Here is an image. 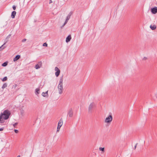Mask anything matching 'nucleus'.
<instances>
[{"label": "nucleus", "instance_id": "1", "mask_svg": "<svg viewBox=\"0 0 157 157\" xmlns=\"http://www.w3.org/2000/svg\"><path fill=\"white\" fill-rule=\"evenodd\" d=\"M10 114V112L8 110H5L3 113L0 114V123H3L4 122V120H7L9 117Z\"/></svg>", "mask_w": 157, "mask_h": 157}, {"label": "nucleus", "instance_id": "2", "mask_svg": "<svg viewBox=\"0 0 157 157\" xmlns=\"http://www.w3.org/2000/svg\"><path fill=\"white\" fill-rule=\"evenodd\" d=\"M113 120V116L111 113H110L109 115L105 118L104 121L105 123L107 124H110Z\"/></svg>", "mask_w": 157, "mask_h": 157}, {"label": "nucleus", "instance_id": "3", "mask_svg": "<svg viewBox=\"0 0 157 157\" xmlns=\"http://www.w3.org/2000/svg\"><path fill=\"white\" fill-rule=\"evenodd\" d=\"M96 105L95 103L94 102H91L89 105L88 107V111L89 112L91 113L93 109L96 107Z\"/></svg>", "mask_w": 157, "mask_h": 157}, {"label": "nucleus", "instance_id": "4", "mask_svg": "<svg viewBox=\"0 0 157 157\" xmlns=\"http://www.w3.org/2000/svg\"><path fill=\"white\" fill-rule=\"evenodd\" d=\"M58 90L59 93V94H62L63 91V85H58Z\"/></svg>", "mask_w": 157, "mask_h": 157}, {"label": "nucleus", "instance_id": "5", "mask_svg": "<svg viewBox=\"0 0 157 157\" xmlns=\"http://www.w3.org/2000/svg\"><path fill=\"white\" fill-rule=\"evenodd\" d=\"M67 115L69 117H71L73 116V111L72 109L71 108H70L68 110Z\"/></svg>", "mask_w": 157, "mask_h": 157}, {"label": "nucleus", "instance_id": "6", "mask_svg": "<svg viewBox=\"0 0 157 157\" xmlns=\"http://www.w3.org/2000/svg\"><path fill=\"white\" fill-rule=\"evenodd\" d=\"M73 12H70L69 13L68 15L67 16V17L65 21L64 22V24H66L67 22L70 19L71 16Z\"/></svg>", "mask_w": 157, "mask_h": 157}, {"label": "nucleus", "instance_id": "7", "mask_svg": "<svg viewBox=\"0 0 157 157\" xmlns=\"http://www.w3.org/2000/svg\"><path fill=\"white\" fill-rule=\"evenodd\" d=\"M55 71H56V72L55 73L56 76V77H58L60 74V70L57 67H55Z\"/></svg>", "mask_w": 157, "mask_h": 157}, {"label": "nucleus", "instance_id": "8", "mask_svg": "<svg viewBox=\"0 0 157 157\" xmlns=\"http://www.w3.org/2000/svg\"><path fill=\"white\" fill-rule=\"evenodd\" d=\"M151 10L153 14H155L157 13V7L155 6L154 7L151 8Z\"/></svg>", "mask_w": 157, "mask_h": 157}, {"label": "nucleus", "instance_id": "9", "mask_svg": "<svg viewBox=\"0 0 157 157\" xmlns=\"http://www.w3.org/2000/svg\"><path fill=\"white\" fill-rule=\"evenodd\" d=\"M42 65V63L41 62H39L38 64H36V66L35 68L36 69H37L40 68Z\"/></svg>", "mask_w": 157, "mask_h": 157}, {"label": "nucleus", "instance_id": "10", "mask_svg": "<svg viewBox=\"0 0 157 157\" xmlns=\"http://www.w3.org/2000/svg\"><path fill=\"white\" fill-rule=\"evenodd\" d=\"M63 121L62 119H60L58 123V126L61 127L63 125Z\"/></svg>", "mask_w": 157, "mask_h": 157}, {"label": "nucleus", "instance_id": "11", "mask_svg": "<svg viewBox=\"0 0 157 157\" xmlns=\"http://www.w3.org/2000/svg\"><path fill=\"white\" fill-rule=\"evenodd\" d=\"M71 39V35H68L67 37L66 38V42L67 43L69 42Z\"/></svg>", "mask_w": 157, "mask_h": 157}, {"label": "nucleus", "instance_id": "12", "mask_svg": "<svg viewBox=\"0 0 157 157\" xmlns=\"http://www.w3.org/2000/svg\"><path fill=\"white\" fill-rule=\"evenodd\" d=\"M20 57V56L19 55H18L16 56L13 59V61L14 62H15L17 60H18V59H19V58Z\"/></svg>", "mask_w": 157, "mask_h": 157}, {"label": "nucleus", "instance_id": "13", "mask_svg": "<svg viewBox=\"0 0 157 157\" xmlns=\"http://www.w3.org/2000/svg\"><path fill=\"white\" fill-rule=\"evenodd\" d=\"M16 12L15 11H13L12 12L11 17L12 18H14L16 15Z\"/></svg>", "mask_w": 157, "mask_h": 157}, {"label": "nucleus", "instance_id": "14", "mask_svg": "<svg viewBox=\"0 0 157 157\" xmlns=\"http://www.w3.org/2000/svg\"><path fill=\"white\" fill-rule=\"evenodd\" d=\"M63 76H62V77H61L59 79V85H63Z\"/></svg>", "mask_w": 157, "mask_h": 157}, {"label": "nucleus", "instance_id": "15", "mask_svg": "<svg viewBox=\"0 0 157 157\" xmlns=\"http://www.w3.org/2000/svg\"><path fill=\"white\" fill-rule=\"evenodd\" d=\"M156 26L155 25H151L150 26V28L152 30H154L156 28Z\"/></svg>", "mask_w": 157, "mask_h": 157}, {"label": "nucleus", "instance_id": "16", "mask_svg": "<svg viewBox=\"0 0 157 157\" xmlns=\"http://www.w3.org/2000/svg\"><path fill=\"white\" fill-rule=\"evenodd\" d=\"M40 89L39 88H37L35 90V94L38 95L40 93Z\"/></svg>", "mask_w": 157, "mask_h": 157}, {"label": "nucleus", "instance_id": "17", "mask_svg": "<svg viewBox=\"0 0 157 157\" xmlns=\"http://www.w3.org/2000/svg\"><path fill=\"white\" fill-rule=\"evenodd\" d=\"M48 91H47L45 92H43L42 94V96L44 97L47 96L48 95Z\"/></svg>", "mask_w": 157, "mask_h": 157}, {"label": "nucleus", "instance_id": "18", "mask_svg": "<svg viewBox=\"0 0 157 157\" xmlns=\"http://www.w3.org/2000/svg\"><path fill=\"white\" fill-rule=\"evenodd\" d=\"M8 63V62L6 61L4 63H2V65L3 67H6Z\"/></svg>", "mask_w": 157, "mask_h": 157}, {"label": "nucleus", "instance_id": "19", "mask_svg": "<svg viewBox=\"0 0 157 157\" xmlns=\"http://www.w3.org/2000/svg\"><path fill=\"white\" fill-rule=\"evenodd\" d=\"M5 44V43H4L3 45H2V46H1L0 47V51H1L3 49H4L6 47L5 46H4V45Z\"/></svg>", "mask_w": 157, "mask_h": 157}, {"label": "nucleus", "instance_id": "20", "mask_svg": "<svg viewBox=\"0 0 157 157\" xmlns=\"http://www.w3.org/2000/svg\"><path fill=\"white\" fill-rule=\"evenodd\" d=\"M7 84L6 83H5L3 84V85L2 87V89H4V88L6 87H7Z\"/></svg>", "mask_w": 157, "mask_h": 157}, {"label": "nucleus", "instance_id": "21", "mask_svg": "<svg viewBox=\"0 0 157 157\" xmlns=\"http://www.w3.org/2000/svg\"><path fill=\"white\" fill-rule=\"evenodd\" d=\"M99 149L100 151H102L103 152H104L105 151L104 147H100L99 148Z\"/></svg>", "mask_w": 157, "mask_h": 157}, {"label": "nucleus", "instance_id": "22", "mask_svg": "<svg viewBox=\"0 0 157 157\" xmlns=\"http://www.w3.org/2000/svg\"><path fill=\"white\" fill-rule=\"evenodd\" d=\"M7 77H5L2 79V81L3 82L6 81L7 80Z\"/></svg>", "mask_w": 157, "mask_h": 157}, {"label": "nucleus", "instance_id": "23", "mask_svg": "<svg viewBox=\"0 0 157 157\" xmlns=\"http://www.w3.org/2000/svg\"><path fill=\"white\" fill-rule=\"evenodd\" d=\"M43 46H44L47 47V46H48V44H47V43H44L43 44Z\"/></svg>", "mask_w": 157, "mask_h": 157}, {"label": "nucleus", "instance_id": "24", "mask_svg": "<svg viewBox=\"0 0 157 157\" xmlns=\"http://www.w3.org/2000/svg\"><path fill=\"white\" fill-rule=\"evenodd\" d=\"M60 128V127H58V126H57V132H59V131Z\"/></svg>", "mask_w": 157, "mask_h": 157}, {"label": "nucleus", "instance_id": "25", "mask_svg": "<svg viewBox=\"0 0 157 157\" xmlns=\"http://www.w3.org/2000/svg\"><path fill=\"white\" fill-rule=\"evenodd\" d=\"M13 9L14 10H15L16 9V7L15 6H13Z\"/></svg>", "mask_w": 157, "mask_h": 157}, {"label": "nucleus", "instance_id": "26", "mask_svg": "<svg viewBox=\"0 0 157 157\" xmlns=\"http://www.w3.org/2000/svg\"><path fill=\"white\" fill-rule=\"evenodd\" d=\"M14 132L16 133H17L18 132V130L17 129H15Z\"/></svg>", "mask_w": 157, "mask_h": 157}, {"label": "nucleus", "instance_id": "27", "mask_svg": "<svg viewBox=\"0 0 157 157\" xmlns=\"http://www.w3.org/2000/svg\"><path fill=\"white\" fill-rule=\"evenodd\" d=\"M26 39H24L22 40V42H24L25 41H26Z\"/></svg>", "mask_w": 157, "mask_h": 157}, {"label": "nucleus", "instance_id": "28", "mask_svg": "<svg viewBox=\"0 0 157 157\" xmlns=\"http://www.w3.org/2000/svg\"><path fill=\"white\" fill-rule=\"evenodd\" d=\"M17 123H16L13 124V126L14 127H15L17 125Z\"/></svg>", "mask_w": 157, "mask_h": 157}, {"label": "nucleus", "instance_id": "29", "mask_svg": "<svg viewBox=\"0 0 157 157\" xmlns=\"http://www.w3.org/2000/svg\"><path fill=\"white\" fill-rule=\"evenodd\" d=\"M137 144H137H137H136V145H135V147H134V149H136V146H137Z\"/></svg>", "mask_w": 157, "mask_h": 157}, {"label": "nucleus", "instance_id": "30", "mask_svg": "<svg viewBox=\"0 0 157 157\" xmlns=\"http://www.w3.org/2000/svg\"><path fill=\"white\" fill-rule=\"evenodd\" d=\"M3 130V128H0V131H2Z\"/></svg>", "mask_w": 157, "mask_h": 157}, {"label": "nucleus", "instance_id": "31", "mask_svg": "<svg viewBox=\"0 0 157 157\" xmlns=\"http://www.w3.org/2000/svg\"><path fill=\"white\" fill-rule=\"evenodd\" d=\"M52 1L51 0H50V2H49V3H52Z\"/></svg>", "mask_w": 157, "mask_h": 157}, {"label": "nucleus", "instance_id": "32", "mask_svg": "<svg viewBox=\"0 0 157 157\" xmlns=\"http://www.w3.org/2000/svg\"><path fill=\"white\" fill-rule=\"evenodd\" d=\"M66 24H64H64L62 25V27H63Z\"/></svg>", "mask_w": 157, "mask_h": 157}, {"label": "nucleus", "instance_id": "33", "mask_svg": "<svg viewBox=\"0 0 157 157\" xmlns=\"http://www.w3.org/2000/svg\"><path fill=\"white\" fill-rule=\"evenodd\" d=\"M66 24H64H64L62 25V27H63Z\"/></svg>", "mask_w": 157, "mask_h": 157}, {"label": "nucleus", "instance_id": "34", "mask_svg": "<svg viewBox=\"0 0 157 157\" xmlns=\"http://www.w3.org/2000/svg\"><path fill=\"white\" fill-rule=\"evenodd\" d=\"M17 157H20V155H18L17 156Z\"/></svg>", "mask_w": 157, "mask_h": 157}, {"label": "nucleus", "instance_id": "35", "mask_svg": "<svg viewBox=\"0 0 157 157\" xmlns=\"http://www.w3.org/2000/svg\"><path fill=\"white\" fill-rule=\"evenodd\" d=\"M22 112H23V113H24V111H22Z\"/></svg>", "mask_w": 157, "mask_h": 157}]
</instances>
